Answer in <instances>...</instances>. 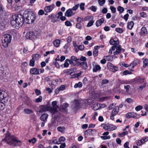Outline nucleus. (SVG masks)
<instances>
[{
  "label": "nucleus",
  "mask_w": 148,
  "mask_h": 148,
  "mask_svg": "<svg viewBox=\"0 0 148 148\" xmlns=\"http://www.w3.org/2000/svg\"><path fill=\"white\" fill-rule=\"evenodd\" d=\"M77 21L78 23H81L83 21V18L81 17H78L76 18Z\"/></svg>",
  "instance_id": "nucleus-54"
},
{
  "label": "nucleus",
  "mask_w": 148,
  "mask_h": 148,
  "mask_svg": "<svg viewBox=\"0 0 148 148\" xmlns=\"http://www.w3.org/2000/svg\"><path fill=\"white\" fill-rule=\"evenodd\" d=\"M49 18H50L52 22L55 23L57 22V20H56V16L55 14H52L48 16Z\"/></svg>",
  "instance_id": "nucleus-19"
},
{
  "label": "nucleus",
  "mask_w": 148,
  "mask_h": 148,
  "mask_svg": "<svg viewBox=\"0 0 148 148\" xmlns=\"http://www.w3.org/2000/svg\"><path fill=\"white\" fill-rule=\"evenodd\" d=\"M110 8L111 11L112 12V13H115L116 11V9L115 7L111 6L110 7Z\"/></svg>",
  "instance_id": "nucleus-57"
},
{
  "label": "nucleus",
  "mask_w": 148,
  "mask_h": 148,
  "mask_svg": "<svg viewBox=\"0 0 148 148\" xmlns=\"http://www.w3.org/2000/svg\"><path fill=\"white\" fill-rule=\"evenodd\" d=\"M12 39V36L9 34H4L2 38V45L5 48L7 47L8 44L10 43Z\"/></svg>",
  "instance_id": "nucleus-4"
},
{
  "label": "nucleus",
  "mask_w": 148,
  "mask_h": 148,
  "mask_svg": "<svg viewBox=\"0 0 148 148\" xmlns=\"http://www.w3.org/2000/svg\"><path fill=\"white\" fill-rule=\"evenodd\" d=\"M124 89L127 92L129 91V89L130 88V86L129 85H125L124 86Z\"/></svg>",
  "instance_id": "nucleus-45"
},
{
  "label": "nucleus",
  "mask_w": 148,
  "mask_h": 148,
  "mask_svg": "<svg viewBox=\"0 0 148 148\" xmlns=\"http://www.w3.org/2000/svg\"><path fill=\"white\" fill-rule=\"evenodd\" d=\"M76 27L78 29H81L82 28V25L80 23H77L76 24Z\"/></svg>",
  "instance_id": "nucleus-56"
},
{
  "label": "nucleus",
  "mask_w": 148,
  "mask_h": 148,
  "mask_svg": "<svg viewBox=\"0 0 148 148\" xmlns=\"http://www.w3.org/2000/svg\"><path fill=\"white\" fill-rule=\"evenodd\" d=\"M93 19V17L91 16H86L84 19L85 21H90Z\"/></svg>",
  "instance_id": "nucleus-33"
},
{
  "label": "nucleus",
  "mask_w": 148,
  "mask_h": 148,
  "mask_svg": "<svg viewBox=\"0 0 148 148\" xmlns=\"http://www.w3.org/2000/svg\"><path fill=\"white\" fill-rule=\"evenodd\" d=\"M25 37L27 39L32 40L36 38L35 34L32 32H29L27 33L26 34Z\"/></svg>",
  "instance_id": "nucleus-10"
},
{
  "label": "nucleus",
  "mask_w": 148,
  "mask_h": 148,
  "mask_svg": "<svg viewBox=\"0 0 148 148\" xmlns=\"http://www.w3.org/2000/svg\"><path fill=\"white\" fill-rule=\"evenodd\" d=\"M109 42L111 45H118L119 44V41L118 40L115 41L113 39H111L110 40Z\"/></svg>",
  "instance_id": "nucleus-23"
},
{
  "label": "nucleus",
  "mask_w": 148,
  "mask_h": 148,
  "mask_svg": "<svg viewBox=\"0 0 148 148\" xmlns=\"http://www.w3.org/2000/svg\"><path fill=\"white\" fill-rule=\"evenodd\" d=\"M134 80L137 83L139 82L142 83L144 82V80L141 79L140 78L138 77L135 78Z\"/></svg>",
  "instance_id": "nucleus-32"
},
{
  "label": "nucleus",
  "mask_w": 148,
  "mask_h": 148,
  "mask_svg": "<svg viewBox=\"0 0 148 148\" xmlns=\"http://www.w3.org/2000/svg\"><path fill=\"white\" fill-rule=\"evenodd\" d=\"M35 60L32 59L29 62V65L31 66H33L34 65Z\"/></svg>",
  "instance_id": "nucleus-52"
},
{
  "label": "nucleus",
  "mask_w": 148,
  "mask_h": 148,
  "mask_svg": "<svg viewBox=\"0 0 148 148\" xmlns=\"http://www.w3.org/2000/svg\"><path fill=\"white\" fill-rule=\"evenodd\" d=\"M122 50L123 51V52L124 51V50L122 49L120 45H119L116 47V51H117V52H118L119 54L120 53Z\"/></svg>",
  "instance_id": "nucleus-34"
},
{
  "label": "nucleus",
  "mask_w": 148,
  "mask_h": 148,
  "mask_svg": "<svg viewBox=\"0 0 148 148\" xmlns=\"http://www.w3.org/2000/svg\"><path fill=\"white\" fill-rule=\"evenodd\" d=\"M98 1L99 5L102 6L105 3V0H98Z\"/></svg>",
  "instance_id": "nucleus-47"
},
{
  "label": "nucleus",
  "mask_w": 148,
  "mask_h": 148,
  "mask_svg": "<svg viewBox=\"0 0 148 148\" xmlns=\"http://www.w3.org/2000/svg\"><path fill=\"white\" fill-rule=\"evenodd\" d=\"M71 59L74 61L75 62L77 63H78L79 62L78 61V60H79V59L77 58L76 57L72 56L71 58Z\"/></svg>",
  "instance_id": "nucleus-39"
},
{
  "label": "nucleus",
  "mask_w": 148,
  "mask_h": 148,
  "mask_svg": "<svg viewBox=\"0 0 148 148\" xmlns=\"http://www.w3.org/2000/svg\"><path fill=\"white\" fill-rule=\"evenodd\" d=\"M76 70V68H73V69H70L65 70L63 71L64 73H66L68 75H72L73 74V73L75 72V71Z\"/></svg>",
  "instance_id": "nucleus-12"
},
{
  "label": "nucleus",
  "mask_w": 148,
  "mask_h": 148,
  "mask_svg": "<svg viewBox=\"0 0 148 148\" xmlns=\"http://www.w3.org/2000/svg\"><path fill=\"white\" fill-rule=\"evenodd\" d=\"M117 10L119 11V13L121 14L124 11V8L121 6H119L117 8Z\"/></svg>",
  "instance_id": "nucleus-36"
},
{
  "label": "nucleus",
  "mask_w": 148,
  "mask_h": 148,
  "mask_svg": "<svg viewBox=\"0 0 148 148\" xmlns=\"http://www.w3.org/2000/svg\"><path fill=\"white\" fill-rule=\"evenodd\" d=\"M24 19V15L23 16L21 14L13 15L11 19L10 24L14 28L18 29L23 25Z\"/></svg>",
  "instance_id": "nucleus-1"
},
{
  "label": "nucleus",
  "mask_w": 148,
  "mask_h": 148,
  "mask_svg": "<svg viewBox=\"0 0 148 148\" xmlns=\"http://www.w3.org/2000/svg\"><path fill=\"white\" fill-rule=\"evenodd\" d=\"M85 5V3H82L80 5V9L82 10H84V6Z\"/></svg>",
  "instance_id": "nucleus-60"
},
{
  "label": "nucleus",
  "mask_w": 148,
  "mask_h": 148,
  "mask_svg": "<svg viewBox=\"0 0 148 148\" xmlns=\"http://www.w3.org/2000/svg\"><path fill=\"white\" fill-rule=\"evenodd\" d=\"M148 140V137H145L138 140L137 142V145L138 146H140L143 143L146 142Z\"/></svg>",
  "instance_id": "nucleus-13"
},
{
  "label": "nucleus",
  "mask_w": 148,
  "mask_h": 148,
  "mask_svg": "<svg viewBox=\"0 0 148 148\" xmlns=\"http://www.w3.org/2000/svg\"><path fill=\"white\" fill-rule=\"evenodd\" d=\"M83 103V101H79L78 100L75 99L71 102V107L72 109L76 110L82 106Z\"/></svg>",
  "instance_id": "nucleus-6"
},
{
  "label": "nucleus",
  "mask_w": 148,
  "mask_h": 148,
  "mask_svg": "<svg viewBox=\"0 0 148 148\" xmlns=\"http://www.w3.org/2000/svg\"><path fill=\"white\" fill-rule=\"evenodd\" d=\"M27 65V64L26 62H23L22 64L21 67L23 69V71L24 72L26 71Z\"/></svg>",
  "instance_id": "nucleus-29"
},
{
  "label": "nucleus",
  "mask_w": 148,
  "mask_h": 148,
  "mask_svg": "<svg viewBox=\"0 0 148 148\" xmlns=\"http://www.w3.org/2000/svg\"><path fill=\"white\" fill-rule=\"evenodd\" d=\"M40 57L39 55L37 54L33 55L32 56V59L35 61L38 60Z\"/></svg>",
  "instance_id": "nucleus-26"
},
{
  "label": "nucleus",
  "mask_w": 148,
  "mask_h": 148,
  "mask_svg": "<svg viewBox=\"0 0 148 148\" xmlns=\"http://www.w3.org/2000/svg\"><path fill=\"white\" fill-rule=\"evenodd\" d=\"M114 65L110 62H108L107 64V67L108 69L110 70L112 67Z\"/></svg>",
  "instance_id": "nucleus-41"
},
{
  "label": "nucleus",
  "mask_w": 148,
  "mask_h": 148,
  "mask_svg": "<svg viewBox=\"0 0 148 148\" xmlns=\"http://www.w3.org/2000/svg\"><path fill=\"white\" fill-rule=\"evenodd\" d=\"M47 111H49L53 115L55 114L56 110V109L51 108L46 105H42L40 107L39 112H43Z\"/></svg>",
  "instance_id": "nucleus-5"
},
{
  "label": "nucleus",
  "mask_w": 148,
  "mask_h": 148,
  "mask_svg": "<svg viewBox=\"0 0 148 148\" xmlns=\"http://www.w3.org/2000/svg\"><path fill=\"white\" fill-rule=\"evenodd\" d=\"M101 67L99 65H96L93 67V71L94 72H97V71L100 70Z\"/></svg>",
  "instance_id": "nucleus-25"
},
{
  "label": "nucleus",
  "mask_w": 148,
  "mask_h": 148,
  "mask_svg": "<svg viewBox=\"0 0 148 148\" xmlns=\"http://www.w3.org/2000/svg\"><path fill=\"white\" fill-rule=\"evenodd\" d=\"M57 103L56 101H54L52 102V104L53 106V107H50L51 108H54L55 109H56V111L55 112V113L57 112H58V107L57 106H56V105Z\"/></svg>",
  "instance_id": "nucleus-24"
},
{
  "label": "nucleus",
  "mask_w": 148,
  "mask_h": 148,
  "mask_svg": "<svg viewBox=\"0 0 148 148\" xmlns=\"http://www.w3.org/2000/svg\"><path fill=\"white\" fill-rule=\"evenodd\" d=\"M134 26V23L131 21L127 23V28L130 29H132Z\"/></svg>",
  "instance_id": "nucleus-27"
},
{
  "label": "nucleus",
  "mask_w": 148,
  "mask_h": 148,
  "mask_svg": "<svg viewBox=\"0 0 148 148\" xmlns=\"http://www.w3.org/2000/svg\"><path fill=\"white\" fill-rule=\"evenodd\" d=\"M82 86V83L81 82H79L78 83L75 84L74 87L75 88H80Z\"/></svg>",
  "instance_id": "nucleus-38"
},
{
  "label": "nucleus",
  "mask_w": 148,
  "mask_h": 148,
  "mask_svg": "<svg viewBox=\"0 0 148 148\" xmlns=\"http://www.w3.org/2000/svg\"><path fill=\"white\" fill-rule=\"evenodd\" d=\"M147 34V32L146 28L143 27L141 29L140 34L141 36H145Z\"/></svg>",
  "instance_id": "nucleus-16"
},
{
  "label": "nucleus",
  "mask_w": 148,
  "mask_h": 148,
  "mask_svg": "<svg viewBox=\"0 0 148 148\" xmlns=\"http://www.w3.org/2000/svg\"><path fill=\"white\" fill-rule=\"evenodd\" d=\"M5 108V104L2 102H0V110H2Z\"/></svg>",
  "instance_id": "nucleus-51"
},
{
  "label": "nucleus",
  "mask_w": 148,
  "mask_h": 148,
  "mask_svg": "<svg viewBox=\"0 0 148 148\" xmlns=\"http://www.w3.org/2000/svg\"><path fill=\"white\" fill-rule=\"evenodd\" d=\"M103 58H105L106 60L108 61H112L113 59V56H105L103 57Z\"/></svg>",
  "instance_id": "nucleus-28"
},
{
  "label": "nucleus",
  "mask_w": 148,
  "mask_h": 148,
  "mask_svg": "<svg viewBox=\"0 0 148 148\" xmlns=\"http://www.w3.org/2000/svg\"><path fill=\"white\" fill-rule=\"evenodd\" d=\"M75 13L73 12L71 9H69L66 11L65 16L67 17H71Z\"/></svg>",
  "instance_id": "nucleus-14"
},
{
  "label": "nucleus",
  "mask_w": 148,
  "mask_h": 148,
  "mask_svg": "<svg viewBox=\"0 0 148 148\" xmlns=\"http://www.w3.org/2000/svg\"><path fill=\"white\" fill-rule=\"evenodd\" d=\"M30 72L32 74L38 75L39 74V69L36 68H33L30 69Z\"/></svg>",
  "instance_id": "nucleus-17"
},
{
  "label": "nucleus",
  "mask_w": 148,
  "mask_h": 148,
  "mask_svg": "<svg viewBox=\"0 0 148 148\" xmlns=\"http://www.w3.org/2000/svg\"><path fill=\"white\" fill-rule=\"evenodd\" d=\"M60 43V40L59 39H57L54 40L53 42L54 46L56 47H58Z\"/></svg>",
  "instance_id": "nucleus-20"
},
{
  "label": "nucleus",
  "mask_w": 148,
  "mask_h": 148,
  "mask_svg": "<svg viewBox=\"0 0 148 148\" xmlns=\"http://www.w3.org/2000/svg\"><path fill=\"white\" fill-rule=\"evenodd\" d=\"M80 65L81 67L84 69L86 70L88 68L87 63L85 62H79L77 63L75 66H76Z\"/></svg>",
  "instance_id": "nucleus-11"
},
{
  "label": "nucleus",
  "mask_w": 148,
  "mask_h": 148,
  "mask_svg": "<svg viewBox=\"0 0 148 148\" xmlns=\"http://www.w3.org/2000/svg\"><path fill=\"white\" fill-rule=\"evenodd\" d=\"M128 132L127 131H125L124 132L121 133H119V137H123L125 136V135H128Z\"/></svg>",
  "instance_id": "nucleus-37"
},
{
  "label": "nucleus",
  "mask_w": 148,
  "mask_h": 148,
  "mask_svg": "<svg viewBox=\"0 0 148 148\" xmlns=\"http://www.w3.org/2000/svg\"><path fill=\"white\" fill-rule=\"evenodd\" d=\"M146 85V83H144L143 85H141V86H140L138 87V89L141 90H142L145 87Z\"/></svg>",
  "instance_id": "nucleus-55"
},
{
  "label": "nucleus",
  "mask_w": 148,
  "mask_h": 148,
  "mask_svg": "<svg viewBox=\"0 0 148 148\" xmlns=\"http://www.w3.org/2000/svg\"><path fill=\"white\" fill-rule=\"evenodd\" d=\"M5 134V137L4 139L2 140V141H5L9 145H12L13 142H21V141L18 140L14 135H11L8 131H6V133Z\"/></svg>",
  "instance_id": "nucleus-2"
},
{
  "label": "nucleus",
  "mask_w": 148,
  "mask_h": 148,
  "mask_svg": "<svg viewBox=\"0 0 148 148\" xmlns=\"http://www.w3.org/2000/svg\"><path fill=\"white\" fill-rule=\"evenodd\" d=\"M94 22V21L92 20H90L87 24V27H90L92 26L93 25Z\"/></svg>",
  "instance_id": "nucleus-49"
},
{
  "label": "nucleus",
  "mask_w": 148,
  "mask_h": 148,
  "mask_svg": "<svg viewBox=\"0 0 148 148\" xmlns=\"http://www.w3.org/2000/svg\"><path fill=\"white\" fill-rule=\"evenodd\" d=\"M65 140V138L63 136L61 137L59 139L58 142L60 143L61 142H64Z\"/></svg>",
  "instance_id": "nucleus-61"
},
{
  "label": "nucleus",
  "mask_w": 148,
  "mask_h": 148,
  "mask_svg": "<svg viewBox=\"0 0 148 148\" xmlns=\"http://www.w3.org/2000/svg\"><path fill=\"white\" fill-rule=\"evenodd\" d=\"M8 94L5 91L0 90V100L3 101V102H5L7 101Z\"/></svg>",
  "instance_id": "nucleus-8"
},
{
  "label": "nucleus",
  "mask_w": 148,
  "mask_h": 148,
  "mask_svg": "<svg viewBox=\"0 0 148 148\" xmlns=\"http://www.w3.org/2000/svg\"><path fill=\"white\" fill-rule=\"evenodd\" d=\"M101 126L103 129L109 131L115 130L117 128L114 125L108 124H102Z\"/></svg>",
  "instance_id": "nucleus-7"
},
{
  "label": "nucleus",
  "mask_w": 148,
  "mask_h": 148,
  "mask_svg": "<svg viewBox=\"0 0 148 148\" xmlns=\"http://www.w3.org/2000/svg\"><path fill=\"white\" fill-rule=\"evenodd\" d=\"M92 130L89 129L85 131V134L87 135H90L92 134Z\"/></svg>",
  "instance_id": "nucleus-40"
},
{
  "label": "nucleus",
  "mask_w": 148,
  "mask_h": 148,
  "mask_svg": "<svg viewBox=\"0 0 148 148\" xmlns=\"http://www.w3.org/2000/svg\"><path fill=\"white\" fill-rule=\"evenodd\" d=\"M137 65V63L135 61L131 63L130 65V66H132V69H133Z\"/></svg>",
  "instance_id": "nucleus-53"
},
{
  "label": "nucleus",
  "mask_w": 148,
  "mask_h": 148,
  "mask_svg": "<svg viewBox=\"0 0 148 148\" xmlns=\"http://www.w3.org/2000/svg\"><path fill=\"white\" fill-rule=\"evenodd\" d=\"M109 80L107 79H104L102 80L101 84L102 85L106 84L109 82Z\"/></svg>",
  "instance_id": "nucleus-58"
},
{
  "label": "nucleus",
  "mask_w": 148,
  "mask_h": 148,
  "mask_svg": "<svg viewBox=\"0 0 148 148\" xmlns=\"http://www.w3.org/2000/svg\"><path fill=\"white\" fill-rule=\"evenodd\" d=\"M65 24L67 26H71L72 25L71 23L69 21H66L65 22Z\"/></svg>",
  "instance_id": "nucleus-62"
},
{
  "label": "nucleus",
  "mask_w": 148,
  "mask_h": 148,
  "mask_svg": "<svg viewBox=\"0 0 148 148\" xmlns=\"http://www.w3.org/2000/svg\"><path fill=\"white\" fill-rule=\"evenodd\" d=\"M79 6V4H77L75 5L71 9L72 10L75 11L78 8Z\"/></svg>",
  "instance_id": "nucleus-64"
},
{
  "label": "nucleus",
  "mask_w": 148,
  "mask_h": 148,
  "mask_svg": "<svg viewBox=\"0 0 148 148\" xmlns=\"http://www.w3.org/2000/svg\"><path fill=\"white\" fill-rule=\"evenodd\" d=\"M36 139L35 138H33L32 139H29L28 140L29 142L30 143H32L33 144H34L36 142Z\"/></svg>",
  "instance_id": "nucleus-43"
},
{
  "label": "nucleus",
  "mask_w": 148,
  "mask_h": 148,
  "mask_svg": "<svg viewBox=\"0 0 148 148\" xmlns=\"http://www.w3.org/2000/svg\"><path fill=\"white\" fill-rule=\"evenodd\" d=\"M136 114L133 112H129L127 113L126 115V117L127 118H129L130 117L135 118V116L134 115H136Z\"/></svg>",
  "instance_id": "nucleus-22"
},
{
  "label": "nucleus",
  "mask_w": 148,
  "mask_h": 148,
  "mask_svg": "<svg viewBox=\"0 0 148 148\" xmlns=\"http://www.w3.org/2000/svg\"><path fill=\"white\" fill-rule=\"evenodd\" d=\"M48 117V115L46 113L42 114L41 116L40 119L42 121H47Z\"/></svg>",
  "instance_id": "nucleus-18"
},
{
  "label": "nucleus",
  "mask_w": 148,
  "mask_h": 148,
  "mask_svg": "<svg viewBox=\"0 0 148 148\" xmlns=\"http://www.w3.org/2000/svg\"><path fill=\"white\" fill-rule=\"evenodd\" d=\"M58 130L61 132H63L65 129V127H64L59 126L58 127Z\"/></svg>",
  "instance_id": "nucleus-35"
},
{
  "label": "nucleus",
  "mask_w": 148,
  "mask_h": 148,
  "mask_svg": "<svg viewBox=\"0 0 148 148\" xmlns=\"http://www.w3.org/2000/svg\"><path fill=\"white\" fill-rule=\"evenodd\" d=\"M35 92L37 95H39L41 94L40 91L37 89H35Z\"/></svg>",
  "instance_id": "nucleus-59"
},
{
  "label": "nucleus",
  "mask_w": 148,
  "mask_h": 148,
  "mask_svg": "<svg viewBox=\"0 0 148 148\" xmlns=\"http://www.w3.org/2000/svg\"><path fill=\"white\" fill-rule=\"evenodd\" d=\"M42 100V97L41 96L39 97L38 98H37L35 100V102L36 103H38L41 102Z\"/></svg>",
  "instance_id": "nucleus-48"
},
{
  "label": "nucleus",
  "mask_w": 148,
  "mask_h": 148,
  "mask_svg": "<svg viewBox=\"0 0 148 148\" xmlns=\"http://www.w3.org/2000/svg\"><path fill=\"white\" fill-rule=\"evenodd\" d=\"M115 31L118 33H121L123 32L124 30L120 28H116L115 29Z\"/></svg>",
  "instance_id": "nucleus-42"
},
{
  "label": "nucleus",
  "mask_w": 148,
  "mask_h": 148,
  "mask_svg": "<svg viewBox=\"0 0 148 148\" xmlns=\"http://www.w3.org/2000/svg\"><path fill=\"white\" fill-rule=\"evenodd\" d=\"M24 112L26 114H30L33 113L34 111L31 109H25L24 110Z\"/></svg>",
  "instance_id": "nucleus-30"
},
{
  "label": "nucleus",
  "mask_w": 148,
  "mask_h": 148,
  "mask_svg": "<svg viewBox=\"0 0 148 148\" xmlns=\"http://www.w3.org/2000/svg\"><path fill=\"white\" fill-rule=\"evenodd\" d=\"M118 68L117 66H114L110 71L113 72H114L118 71Z\"/></svg>",
  "instance_id": "nucleus-44"
},
{
  "label": "nucleus",
  "mask_w": 148,
  "mask_h": 148,
  "mask_svg": "<svg viewBox=\"0 0 148 148\" xmlns=\"http://www.w3.org/2000/svg\"><path fill=\"white\" fill-rule=\"evenodd\" d=\"M92 109L94 110H97L100 109L98 103L95 104L93 106L91 107Z\"/></svg>",
  "instance_id": "nucleus-31"
},
{
  "label": "nucleus",
  "mask_w": 148,
  "mask_h": 148,
  "mask_svg": "<svg viewBox=\"0 0 148 148\" xmlns=\"http://www.w3.org/2000/svg\"><path fill=\"white\" fill-rule=\"evenodd\" d=\"M119 107L118 106H116L114 108L112 111V113L110 115V119L112 120L114 119V116L116 115L119 112Z\"/></svg>",
  "instance_id": "nucleus-9"
},
{
  "label": "nucleus",
  "mask_w": 148,
  "mask_h": 148,
  "mask_svg": "<svg viewBox=\"0 0 148 148\" xmlns=\"http://www.w3.org/2000/svg\"><path fill=\"white\" fill-rule=\"evenodd\" d=\"M143 67L145 68L146 66L148 65V60L145 59L143 61Z\"/></svg>",
  "instance_id": "nucleus-46"
},
{
  "label": "nucleus",
  "mask_w": 148,
  "mask_h": 148,
  "mask_svg": "<svg viewBox=\"0 0 148 148\" xmlns=\"http://www.w3.org/2000/svg\"><path fill=\"white\" fill-rule=\"evenodd\" d=\"M143 108V106H141L139 105L136 107L135 110L138 111L142 110Z\"/></svg>",
  "instance_id": "nucleus-50"
},
{
  "label": "nucleus",
  "mask_w": 148,
  "mask_h": 148,
  "mask_svg": "<svg viewBox=\"0 0 148 148\" xmlns=\"http://www.w3.org/2000/svg\"><path fill=\"white\" fill-rule=\"evenodd\" d=\"M104 21L103 18H101L100 19L97 21L96 23V26L97 27L100 26Z\"/></svg>",
  "instance_id": "nucleus-21"
},
{
  "label": "nucleus",
  "mask_w": 148,
  "mask_h": 148,
  "mask_svg": "<svg viewBox=\"0 0 148 148\" xmlns=\"http://www.w3.org/2000/svg\"><path fill=\"white\" fill-rule=\"evenodd\" d=\"M54 5H53L46 6L44 8V10L46 12H51L54 8Z\"/></svg>",
  "instance_id": "nucleus-15"
},
{
  "label": "nucleus",
  "mask_w": 148,
  "mask_h": 148,
  "mask_svg": "<svg viewBox=\"0 0 148 148\" xmlns=\"http://www.w3.org/2000/svg\"><path fill=\"white\" fill-rule=\"evenodd\" d=\"M24 19L26 22L29 24L33 23L36 19L35 15L32 12H29L27 14H24Z\"/></svg>",
  "instance_id": "nucleus-3"
},
{
  "label": "nucleus",
  "mask_w": 148,
  "mask_h": 148,
  "mask_svg": "<svg viewBox=\"0 0 148 148\" xmlns=\"http://www.w3.org/2000/svg\"><path fill=\"white\" fill-rule=\"evenodd\" d=\"M53 64L55 65L57 68H59L60 67V65L56 61H54L53 62Z\"/></svg>",
  "instance_id": "nucleus-63"
}]
</instances>
